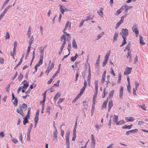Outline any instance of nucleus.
<instances>
[{"label": "nucleus", "instance_id": "obj_17", "mask_svg": "<svg viewBox=\"0 0 148 148\" xmlns=\"http://www.w3.org/2000/svg\"><path fill=\"white\" fill-rule=\"evenodd\" d=\"M72 47L75 49L77 48V44L75 38H73L72 41Z\"/></svg>", "mask_w": 148, "mask_h": 148}, {"label": "nucleus", "instance_id": "obj_54", "mask_svg": "<svg viewBox=\"0 0 148 148\" xmlns=\"http://www.w3.org/2000/svg\"><path fill=\"white\" fill-rule=\"evenodd\" d=\"M130 44H128L127 46L125 48V49L124 50V51H125V49H127L128 51H129L130 50Z\"/></svg>", "mask_w": 148, "mask_h": 148}, {"label": "nucleus", "instance_id": "obj_28", "mask_svg": "<svg viewBox=\"0 0 148 148\" xmlns=\"http://www.w3.org/2000/svg\"><path fill=\"white\" fill-rule=\"evenodd\" d=\"M125 123V122L124 121V120H121L119 121H118V122H116V125H121Z\"/></svg>", "mask_w": 148, "mask_h": 148}, {"label": "nucleus", "instance_id": "obj_36", "mask_svg": "<svg viewBox=\"0 0 148 148\" xmlns=\"http://www.w3.org/2000/svg\"><path fill=\"white\" fill-rule=\"evenodd\" d=\"M5 37V39L6 40L9 39L10 38V35L8 32H6V34Z\"/></svg>", "mask_w": 148, "mask_h": 148}, {"label": "nucleus", "instance_id": "obj_59", "mask_svg": "<svg viewBox=\"0 0 148 148\" xmlns=\"http://www.w3.org/2000/svg\"><path fill=\"white\" fill-rule=\"evenodd\" d=\"M39 118L38 116H35L34 118V122L35 123H37L38 121Z\"/></svg>", "mask_w": 148, "mask_h": 148}, {"label": "nucleus", "instance_id": "obj_41", "mask_svg": "<svg viewBox=\"0 0 148 148\" xmlns=\"http://www.w3.org/2000/svg\"><path fill=\"white\" fill-rule=\"evenodd\" d=\"M54 64L53 62L52 63L51 66L49 65V69L50 70V71H51L52 70V69L54 67Z\"/></svg>", "mask_w": 148, "mask_h": 148}, {"label": "nucleus", "instance_id": "obj_49", "mask_svg": "<svg viewBox=\"0 0 148 148\" xmlns=\"http://www.w3.org/2000/svg\"><path fill=\"white\" fill-rule=\"evenodd\" d=\"M138 57L136 55V56L134 58V63L136 64L138 62Z\"/></svg>", "mask_w": 148, "mask_h": 148}, {"label": "nucleus", "instance_id": "obj_20", "mask_svg": "<svg viewBox=\"0 0 148 148\" xmlns=\"http://www.w3.org/2000/svg\"><path fill=\"white\" fill-rule=\"evenodd\" d=\"M139 37L140 44L142 45H144L145 44V43L143 42V37L140 35H139Z\"/></svg>", "mask_w": 148, "mask_h": 148}, {"label": "nucleus", "instance_id": "obj_31", "mask_svg": "<svg viewBox=\"0 0 148 148\" xmlns=\"http://www.w3.org/2000/svg\"><path fill=\"white\" fill-rule=\"evenodd\" d=\"M91 75V73H88L87 77V82L89 84L90 82Z\"/></svg>", "mask_w": 148, "mask_h": 148}, {"label": "nucleus", "instance_id": "obj_61", "mask_svg": "<svg viewBox=\"0 0 148 148\" xmlns=\"http://www.w3.org/2000/svg\"><path fill=\"white\" fill-rule=\"evenodd\" d=\"M40 29L41 35H42L43 34L42 27L41 26H40Z\"/></svg>", "mask_w": 148, "mask_h": 148}, {"label": "nucleus", "instance_id": "obj_35", "mask_svg": "<svg viewBox=\"0 0 148 148\" xmlns=\"http://www.w3.org/2000/svg\"><path fill=\"white\" fill-rule=\"evenodd\" d=\"M23 75L21 73H20L18 77V80L19 81H20L22 79V78L23 77Z\"/></svg>", "mask_w": 148, "mask_h": 148}, {"label": "nucleus", "instance_id": "obj_18", "mask_svg": "<svg viewBox=\"0 0 148 148\" xmlns=\"http://www.w3.org/2000/svg\"><path fill=\"white\" fill-rule=\"evenodd\" d=\"M118 116L116 115H114L113 117V124H114L115 123H116V122H118Z\"/></svg>", "mask_w": 148, "mask_h": 148}, {"label": "nucleus", "instance_id": "obj_13", "mask_svg": "<svg viewBox=\"0 0 148 148\" xmlns=\"http://www.w3.org/2000/svg\"><path fill=\"white\" fill-rule=\"evenodd\" d=\"M61 95V94L60 92L57 93L55 95V97L53 98V100L54 102H56L58 97H60Z\"/></svg>", "mask_w": 148, "mask_h": 148}, {"label": "nucleus", "instance_id": "obj_32", "mask_svg": "<svg viewBox=\"0 0 148 148\" xmlns=\"http://www.w3.org/2000/svg\"><path fill=\"white\" fill-rule=\"evenodd\" d=\"M100 56H101L100 55H99L98 56L97 59V60L96 62V66L99 65V63Z\"/></svg>", "mask_w": 148, "mask_h": 148}, {"label": "nucleus", "instance_id": "obj_19", "mask_svg": "<svg viewBox=\"0 0 148 148\" xmlns=\"http://www.w3.org/2000/svg\"><path fill=\"white\" fill-rule=\"evenodd\" d=\"M98 81L96 80L95 81V90L96 91V94H97V91L98 90Z\"/></svg>", "mask_w": 148, "mask_h": 148}, {"label": "nucleus", "instance_id": "obj_27", "mask_svg": "<svg viewBox=\"0 0 148 148\" xmlns=\"http://www.w3.org/2000/svg\"><path fill=\"white\" fill-rule=\"evenodd\" d=\"M132 125V124L128 125H125L124 126L122 127V128L123 129H130L131 128Z\"/></svg>", "mask_w": 148, "mask_h": 148}, {"label": "nucleus", "instance_id": "obj_12", "mask_svg": "<svg viewBox=\"0 0 148 148\" xmlns=\"http://www.w3.org/2000/svg\"><path fill=\"white\" fill-rule=\"evenodd\" d=\"M59 9L61 12V13L64 14V12H65V7L63 6L61 4H60L59 5Z\"/></svg>", "mask_w": 148, "mask_h": 148}, {"label": "nucleus", "instance_id": "obj_50", "mask_svg": "<svg viewBox=\"0 0 148 148\" xmlns=\"http://www.w3.org/2000/svg\"><path fill=\"white\" fill-rule=\"evenodd\" d=\"M10 84H8L7 85V86H6V87L5 88V89H6V91L7 92H8L9 91V89L10 87Z\"/></svg>", "mask_w": 148, "mask_h": 148}, {"label": "nucleus", "instance_id": "obj_22", "mask_svg": "<svg viewBox=\"0 0 148 148\" xmlns=\"http://www.w3.org/2000/svg\"><path fill=\"white\" fill-rule=\"evenodd\" d=\"M16 111L18 113L22 115L23 116H24L23 111L21 109V108L17 109Z\"/></svg>", "mask_w": 148, "mask_h": 148}, {"label": "nucleus", "instance_id": "obj_2", "mask_svg": "<svg viewBox=\"0 0 148 148\" xmlns=\"http://www.w3.org/2000/svg\"><path fill=\"white\" fill-rule=\"evenodd\" d=\"M109 56L110 53H107L105 55L104 57V60L102 64L103 67H104L107 64L109 59Z\"/></svg>", "mask_w": 148, "mask_h": 148}, {"label": "nucleus", "instance_id": "obj_37", "mask_svg": "<svg viewBox=\"0 0 148 148\" xmlns=\"http://www.w3.org/2000/svg\"><path fill=\"white\" fill-rule=\"evenodd\" d=\"M121 79V73H119L118 74V79L117 81L118 82L120 83Z\"/></svg>", "mask_w": 148, "mask_h": 148}, {"label": "nucleus", "instance_id": "obj_46", "mask_svg": "<svg viewBox=\"0 0 148 148\" xmlns=\"http://www.w3.org/2000/svg\"><path fill=\"white\" fill-rule=\"evenodd\" d=\"M135 89L137 90L138 87L139 86V84L137 82L135 81Z\"/></svg>", "mask_w": 148, "mask_h": 148}, {"label": "nucleus", "instance_id": "obj_56", "mask_svg": "<svg viewBox=\"0 0 148 148\" xmlns=\"http://www.w3.org/2000/svg\"><path fill=\"white\" fill-rule=\"evenodd\" d=\"M84 21H85V20H82V21L80 22V23L79 26V27H82V26Z\"/></svg>", "mask_w": 148, "mask_h": 148}, {"label": "nucleus", "instance_id": "obj_6", "mask_svg": "<svg viewBox=\"0 0 148 148\" xmlns=\"http://www.w3.org/2000/svg\"><path fill=\"white\" fill-rule=\"evenodd\" d=\"M95 140L94 136L92 134H91V147L92 148H95Z\"/></svg>", "mask_w": 148, "mask_h": 148}, {"label": "nucleus", "instance_id": "obj_53", "mask_svg": "<svg viewBox=\"0 0 148 148\" xmlns=\"http://www.w3.org/2000/svg\"><path fill=\"white\" fill-rule=\"evenodd\" d=\"M64 100V99L59 98L58 101L57 102V104H58L62 102Z\"/></svg>", "mask_w": 148, "mask_h": 148}, {"label": "nucleus", "instance_id": "obj_15", "mask_svg": "<svg viewBox=\"0 0 148 148\" xmlns=\"http://www.w3.org/2000/svg\"><path fill=\"white\" fill-rule=\"evenodd\" d=\"M33 126V125L32 124H31L30 125L28 128L27 134V137H29V138H30V133L31 132V130L32 128V127Z\"/></svg>", "mask_w": 148, "mask_h": 148}, {"label": "nucleus", "instance_id": "obj_44", "mask_svg": "<svg viewBox=\"0 0 148 148\" xmlns=\"http://www.w3.org/2000/svg\"><path fill=\"white\" fill-rule=\"evenodd\" d=\"M131 86L130 84H128V85L127 86V90L129 92H130Z\"/></svg>", "mask_w": 148, "mask_h": 148}, {"label": "nucleus", "instance_id": "obj_51", "mask_svg": "<svg viewBox=\"0 0 148 148\" xmlns=\"http://www.w3.org/2000/svg\"><path fill=\"white\" fill-rule=\"evenodd\" d=\"M43 62V60H40L38 62L37 64V65L38 66H40V65H41Z\"/></svg>", "mask_w": 148, "mask_h": 148}, {"label": "nucleus", "instance_id": "obj_25", "mask_svg": "<svg viewBox=\"0 0 148 148\" xmlns=\"http://www.w3.org/2000/svg\"><path fill=\"white\" fill-rule=\"evenodd\" d=\"M123 7L124 6H122L121 8L118 10L116 12L117 13L115 14L118 15L120 14L121 12L122 11L124 10Z\"/></svg>", "mask_w": 148, "mask_h": 148}, {"label": "nucleus", "instance_id": "obj_33", "mask_svg": "<svg viewBox=\"0 0 148 148\" xmlns=\"http://www.w3.org/2000/svg\"><path fill=\"white\" fill-rule=\"evenodd\" d=\"M71 45L70 42H69L68 47H67V49L69 51V54H70V51L71 49Z\"/></svg>", "mask_w": 148, "mask_h": 148}, {"label": "nucleus", "instance_id": "obj_40", "mask_svg": "<svg viewBox=\"0 0 148 148\" xmlns=\"http://www.w3.org/2000/svg\"><path fill=\"white\" fill-rule=\"evenodd\" d=\"M123 6H124L123 8H127V10H128L129 9H132L133 8V6H129L127 5H123Z\"/></svg>", "mask_w": 148, "mask_h": 148}, {"label": "nucleus", "instance_id": "obj_47", "mask_svg": "<svg viewBox=\"0 0 148 148\" xmlns=\"http://www.w3.org/2000/svg\"><path fill=\"white\" fill-rule=\"evenodd\" d=\"M138 106L140 107L143 110H146L145 104H143L142 106H140V105H138Z\"/></svg>", "mask_w": 148, "mask_h": 148}, {"label": "nucleus", "instance_id": "obj_60", "mask_svg": "<svg viewBox=\"0 0 148 148\" xmlns=\"http://www.w3.org/2000/svg\"><path fill=\"white\" fill-rule=\"evenodd\" d=\"M31 31H28L27 34V36L28 38H29L31 34Z\"/></svg>", "mask_w": 148, "mask_h": 148}, {"label": "nucleus", "instance_id": "obj_1", "mask_svg": "<svg viewBox=\"0 0 148 148\" xmlns=\"http://www.w3.org/2000/svg\"><path fill=\"white\" fill-rule=\"evenodd\" d=\"M60 41L63 42L62 43L61 46L60 47V50L62 51L66 43V37L65 34H63L60 37Z\"/></svg>", "mask_w": 148, "mask_h": 148}, {"label": "nucleus", "instance_id": "obj_23", "mask_svg": "<svg viewBox=\"0 0 148 148\" xmlns=\"http://www.w3.org/2000/svg\"><path fill=\"white\" fill-rule=\"evenodd\" d=\"M125 119L127 122L132 121L134 120V118L132 117H126Z\"/></svg>", "mask_w": 148, "mask_h": 148}, {"label": "nucleus", "instance_id": "obj_63", "mask_svg": "<svg viewBox=\"0 0 148 148\" xmlns=\"http://www.w3.org/2000/svg\"><path fill=\"white\" fill-rule=\"evenodd\" d=\"M144 122L143 121H139L138 122V125H141L144 123Z\"/></svg>", "mask_w": 148, "mask_h": 148}, {"label": "nucleus", "instance_id": "obj_24", "mask_svg": "<svg viewBox=\"0 0 148 148\" xmlns=\"http://www.w3.org/2000/svg\"><path fill=\"white\" fill-rule=\"evenodd\" d=\"M127 16V14H125L124 16H121V20L119 21L118 23L121 24L123 22L124 18L126 17Z\"/></svg>", "mask_w": 148, "mask_h": 148}, {"label": "nucleus", "instance_id": "obj_4", "mask_svg": "<svg viewBox=\"0 0 148 148\" xmlns=\"http://www.w3.org/2000/svg\"><path fill=\"white\" fill-rule=\"evenodd\" d=\"M70 135V132H68L66 133L65 136L66 143V147L70 146V143L69 140V136Z\"/></svg>", "mask_w": 148, "mask_h": 148}, {"label": "nucleus", "instance_id": "obj_5", "mask_svg": "<svg viewBox=\"0 0 148 148\" xmlns=\"http://www.w3.org/2000/svg\"><path fill=\"white\" fill-rule=\"evenodd\" d=\"M54 127L55 128V130L53 132V140L55 141L56 142H57V134L58 133L57 131L56 128V127L55 125H54Z\"/></svg>", "mask_w": 148, "mask_h": 148}, {"label": "nucleus", "instance_id": "obj_7", "mask_svg": "<svg viewBox=\"0 0 148 148\" xmlns=\"http://www.w3.org/2000/svg\"><path fill=\"white\" fill-rule=\"evenodd\" d=\"M132 70L131 67L129 68L127 67L124 72V74L125 75H127L131 73Z\"/></svg>", "mask_w": 148, "mask_h": 148}, {"label": "nucleus", "instance_id": "obj_26", "mask_svg": "<svg viewBox=\"0 0 148 148\" xmlns=\"http://www.w3.org/2000/svg\"><path fill=\"white\" fill-rule=\"evenodd\" d=\"M107 103H108V100L107 99L105 101H104L103 104H102V106H101V108H106V106L107 105Z\"/></svg>", "mask_w": 148, "mask_h": 148}, {"label": "nucleus", "instance_id": "obj_8", "mask_svg": "<svg viewBox=\"0 0 148 148\" xmlns=\"http://www.w3.org/2000/svg\"><path fill=\"white\" fill-rule=\"evenodd\" d=\"M69 26V28H70L71 27V23H70L68 21L67 22L66 25L65 26V27L64 29L63 30V32L64 33H66V32L65 31L66 30L67 28Z\"/></svg>", "mask_w": 148, "mask_h": 148}, {"label": "nucleus", "instance_id": "obj_11", "mask_svg": "<svg viewBox=\"0 0 148 148\" xmlns=\"http://www.w3.org/2000/svg\"><path fill=\"white\" fill-rule=\"evenodd\" d=\"M113 104L112 100H109L108 103V111L109 112L112 107L113 106Z\"/></svg>", "mask_w": 148, "mask_h": 148}, {"label": "nucleus", "instance_id": "obj_3", "mask_svg": "<svg viewBox=\"0 0 148 148\" xmlns=\"http://www.w3.org/2000/svg\"><path fill=\"white\" fill-rule=\"evenodd\" d=\"M120 34L121 35L122 37L123 36L125 37L127 36L128 34V30L127 29H122L121 30V33H120Z\"/></svg>", "mask_w": 148, "mask_h": 148}, {"label": "nucleus", "instance_id": "obj_52", "mask_svg": "<svg viewBox=\"0 0 148 148\" xmlns=\"http://www.w3.org/2000/svg\"><path fill=\"white\" fill-rule=\"evenodd\" d=\"M22 133H20L19 134V139L20 140V141L22 143Z\"/></svg>", "mask_w": 148, "mask_h": 148}, {"label": "nucleus", "instance_id": "obj_14", "mask_svg": "<svg viewBox=\"0 0 148 148\" xmlns=\"http://www.w3.org/2000/svg\"><path fill=\"white\" fill-rule=\"evenodd\" d=\"M103 8H100L99 11H97V13L99 15L102 17H103Z\"/></svg>", "mask_w": 148, "mask_h": 148}, {"label": "nucleus", "instance_id": "obj_39", "mask_svg": "<svg viewBox=\"0 0 148 148\" xmlns=\"http://www.w3.org/2000/svg\"><path fill=\"white\" fill-rule=\"evenodd\" d=\"M114 93V90H112L109 93V96L110 97H112Z\"/></svg>", "mask_w": 148, "mask_h": 148}, {"label": "nucleus", "instance_id": "obj_43", "mask_svg": "<svg viewBox=\"0 0 148 148\" xmlns=\"http://www.w3.org/2000/svg\"><path fill=\"white\" fill-rule=\"evenodd\" d=\"M122 37L123 38V40L122 43L125 45L127 43V42L126 40L127 38L126 37H125L124 36H123Z\"/></svg>", "mask_w": 148, "mask_h": 148}, {"label": "nucleus", "instance_id": "obj_48", "mask_svg": "<svg viewBox=\"0 0 148 148\" xmlns=\"http://www.w3.org/2000/svg\"><path fill=\"white\" fill-rule=\"evenodd\" d=\"M28 86L29 85L27 83L24 84L23 86L22 87V88L26 89L28 87Z\"/></svg>", "mask_w": 148, "mask_h": 148}, {"label": "nucleus", "instance_id": "obj_38", "mask_svg": "<svg viewBox=\"0 0 148 148\" xmlns=\"http://www.w3.org/2000/svg\"><path fill=\"white\" fill-rule=\"evenodd\" d=\"M18 103L17 99L16 98H15L14 99V101L13 102V104L14 106L16 107L17 106Z\"/></svg>", "mask_w": 148, "mask_h": 148}, {"label": "nucleus", "instance_id": "obj_16", "mask_svg": "<svg viewBox=\"0 0 148 148\" xmlns=\"http://www.w3.org/2000/svg\"><path fill=\"white\" fill-rule=\"evenodd\" d=\"M123 87L121 86V88L119 90V98L121 99L123 98Z\"/></svg>", "mask_w": 148, "mask_h": 148}, {"label": "nucleus", "instance_id": "obj_34", "mask_svg": "<svg viewBox=\"0 0 148 148\" xmlns=\"http://www.w3.org/2000/svg\"><path fill=\"white\" fill-rule=\"evenodd\" d=\"M23 122V124L24 125L28 122V120L27 118V117H25L24 118Z\"/></svg>", "mask_w": 148, "mask_h": 148}, {"label": "nucleus", "instance_id": "obj_9", "mask_svg": "<svg viewBox=\"0 0 148 148\" xmlns=\"http://www.w3.org/2000/svg\"><path fill=\"white\" fill-rule=\"evenodd\" d=\"M132 29L133 32H134L136 34V37H137L138 34V29L137 28L136 26L135 25H134L132 27Z\"/></svg>", "mask_w": 148, "mask_h": 148}, {"label": "nucleus", "instance_id": "obj_64", "mask_svg": "<svg viewBox=\"0 0 148 148\" xmlns=\"http://www.w3.org/2000/svg\"><path fill=\"white\" fill-rule=\"evenodd\" d=\"M114 145V143H112L110 145H108L106 148H113L112 146Z\"/></svg>", "mask_w": 148, "mask_h": 148}, {"label": "nucleus", "instance_id": "obj_29", "mask_svg": "<svg viewBox=\"0 0 148 148\" xmlns=\"http://www.w3.org/2000/svg\"><path fill=\"white\" fill-rule=\"evenodd\" d=\"M104 34V32H102L100 34H99L97 36V38L96 39L97 40H98Z\"/></svg>", "mask_w": 148, "mask_h": 148}, {"label": "nucleus", "instance_id": "obj_57", "mask_svg": "<svg viewBox=\"0 0 148 148\" xmlns=\"http://www.w3.org/2000/svg\"><path fill=\"white\" fill-rule=\"evenodd\" d=\"M44 50V48H43L42 50H41V49H39V52L40 53V54H42V55H43Z\"/></svg>", "mask_w": 148, "mask_h": 148}, {"label": "nucleus", "instance_id": "obj_62", "mask_svg": "<svg viewBox=\"0 0 148 148\" xmlns=\"http://www.w3.org/2000/svg\"><path fill=\"white\" fill-rule=\"evenodd\" d=\"M49 65L48 66L46 70L45 71V73H47V75L49 73L50 71L49 69Z\"/></svg>", "mask_w": 148, "mask_h": 148}, {"label": "nucleus", "instance_id": "obj_42", "mask_svg": "<svg viewBox=\"0 0 148 148\" xmlns=\"http://www.w3.org/2000/svg\"><path fill=\"white\" fill-rule=\"evenodd\" d=\"M138 131V130L137 129H135L134 130H130V132L131 133H136Z\"/></svg>", "mask_w": 148, "mask_h": 148}, {"label": "nucleus", "instance_id": "obj_21", "mask_svg": "<svg viewBox=\"0 0 148 148\" xmlns=\"http://www.w3.org/2000/svg\"><path fill=\"white\" fill-rule=\"evenodd\" d=\"M118 36V33L116 32L113 37V42L117 40Z\"/></svg>", "mask_w": 148, "mask_h": 148}, {"label": "nucleus", "instance_id": "obj_10", "mask_svg": "<svg viewBox=\"0 0 148 148\" xmlns=\"http://www.w3.org/2000/svg\"><path fill=\"white\" fill-rule=\"evenodd\" d=\"M27 107V106L25 103H23L22 105H20L19 106L20 108H21V109L24 111L26 110Z\"/></svg>", "mask_w": 148, "mask_h": 148}, {"label": "nucleus", "instance_id": "obj_45", "mask_svg": "<svg viewBox=\"0 0 148 148\" xmlns=\"http://www.w3.org/2000/svg\"><path fill=\"white\" fill-rule=\"evenodd\" d=\"M47 91V90H46L44 92V97H43V100H42V102H45V99H46V94Z\"/></svg>", "mask_w": 148, "mask_h": 148}, {"label": "nucleus", "instance_id": "obj_58", "mask_svg": "<svg viewBox=\"0 0 148 148\" xmlns=\"http://www.w3.org/2000/svg\"><path fill=\"white\" fill-rule=\"evenodd\" d=\"M8 9L6 7L5 8L3 11L2 12V14L4 15L6 12L8 11Z\"/></svg>", "mask_w": 148, "mask_h": 148}, {"label": "nucleus", "instance_id": "obj_30", "mask_svg": "<svg viewBox=\"0 0 148 148\" xmlns=\"http://www.w3.org/2000/svg\"><path fill=\"white\" fill-rule=\"evenodd\" d=\"M29 46H31L32 43V42L34 40V38L33 37V36H32L30 37H29Z\"/></svg>", "mask_w": 148, "mask_h": 148}, {"label": "nucleus", "instance_id": "obj_55", "mask_svg": "<svg viewBox=\"0 0 148 148\" xmlns=\"http://www.w3.org/2000/svg\"><path fill=\"white\" fill-rule=\"evenodd\" d=\"M76 57L73 56L71 57V61L74 62L76 59Z\"/></svg>", "mask_w": 148, "mask_h": 148}]
</instances>
